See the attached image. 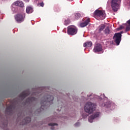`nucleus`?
<instances>
[{
	"label": "nucleus",
	"instance_id": "1",
	"mask_svg": "<svg viewBox=\"0 0 130 130\" xmlns=\"http://www.w3.org/2000/svg\"><path fill=\"white\" fill-rule=\"evenodd\" d=\"M84 109L86 113L91 114V113H93L94 110H96V106L94 104V103L87 102L84 106Z\"/></svg>",
	"mask_w": 130,
	"mask_h": 130
},
{
	"label": "nucleus",
	"instance_id": "2",
	"mask_svg": "<svg viewBox=\"0 0 130 130\" xmlns=\"http://www.w3.org/2000/svg\"><path fill=\"white\" fill-rule=\"evenodd\" d=\"M100 106L101 107H105L106 108H110L111 107L112 109L115 108V104L110 101H107V99H102L100 103Z\"/></svg>",
	"mask_w": 130,
	"mask_h": 130
},
{
	"label": "nucleus",
	"instance_id": "13",
	"mask_svg": "<svg viewBox=\"0 0 130 130\" xmlns=\"http://www.w3.org/2000/svg\"><path fill=\"white\" fill-rule=\"evenodd\" d=\"M88 97H90V99L93 98H93H96V99H100L101 98H103V97H105V95H104V94H103L100 97V96H98L97 95L90 94L89 95H88Z\"/></svg>",
	"mask_w": 130,
	"mask_h": 130
},
{
	"label": "nucleus",
	"instance_id": "16",
	"mask_svg": "<svg viewBox=\"0 0 130 130\" xmlns=\"http://www.w3.org/2000/svg\"><path fill=\"white\" fill-rule=\"evenodd\" d=\"M84 47H91L92 46V42L89 41V42H86L83 44Z\"/></svg>",
	"mask_w": 130,
	"mask_h": 130
},
{
	"label": "nucleus",
	"instance_id": "24",
	"mask_svg": "<svg viewBox=\"0 0 130 130\" xmlns=\"http://www.w3.org/2000/svg\"><path fill=\"white\" fill-rule=\"evenodd\" d=\"M81 124L80 123V122H76L75 124V126H80V125Z\"/></svg>",
	"mask_w": 130,
	"mask_h": 130
},
{
	"label": "nucleus",
	"instance_id": "12",
	"mask_svg": "<svg viewBox=\"0 0 130 130\" xmlns=\"http://www.w3.org/2000/svg\"><path fill=\"white\" fill-rule=\"evenodd\" d=\"M89 23H90V18H86L84 19L83 21L80 23L79 26L81 28H84V27H86V26H87V25H89Z\"/></svg>",
	"mask_w": 130,
	"mask_h": 130
},
{
	"label": "nucleus",
	"instance_id": "30",
	"mask_svg": "<svg viewBox=\"0 0 130 130\" xmlns=\"http://www.w3.org/2000/svg\"><path fill=\"white\" fill-rule=\"evenodd\" d=\"M68 1H69V2H73V1L74 0H68Z\"/></svg>",
	"mask_w": 130,
	"mask_h": 130
},
{
	"label": "nucleus",
	"instance_id": "17",
	"mask_svg": "<svg viewBox=\"0 0 130 130\" xmlns=\"http://www.w3.org/2000/svg\"><path fill=\"white\" fill-rule=\"evenodd\" d=\"M36 99H35V98L34 97H32V98H29L27 100V102H28L29 103H30V102H32V101H35Z\"/></svg>",
	"mask_w": 130,
	"mask_h": 130
},
{
	"label": "nucleus",
	"instance_id": "23",
	"mask_svg": "<svg viewBox=\"0 0 130 130\" xmlns=\"http://www.w3.org/2000/svg\"><path fill=\"white\" fill-rule=\"evenodd\" d=\"M69 24H70V20H65L64 21V25H69Z\"/></svg>",
	"mask_w": 130,
	"mask_h": 130
},
{
	"label": "nucleus",
	"instance_id": "4",
	"mask_svg": "<svg viewBox=\"0 0 130 130\" xmlns=\"http://www.w3.org/2000/svg\"><path fill=\"white\" fill-rule=\"evenodd\" d=\"M95 16L99 17L100 20H104L106 17L105 11L100 10H96L94 12Z\"/></svg>",
	"mask_w": 130,
	"mask_h": 130
},
{
	"label": "nucleus",
	"instance_id": "9",
	"mask_svg": "<svg viewBox=\"0 0 130 130\" xmlns=\"http://www.w3.org/2000/svg\"><path fill=\"white\" fill-rule=\"evenodd\" d=\"M25 19V15L24 14H17L15 16V21L17 23H22L24 22Z\"/></svg>",
	"mask_w": 130,
	"mask_h": 130
},
{
	"label": "nucleus",
	"instance_id": "20",
	"mask_svg": "<svg viewBox=\"0 0 130 130\" xmlns=\"http://www.w3.org/2000/svg\"><path fill=\"white\" fill-rule=\"evenodd\" d=\"M105 32L106 33V34H109V32H110V30H109V27L108 26L106 27L105 30Z\"/></svg>",
	"mask_w": 130,
	"mask_h": 130
},
{
	"label": "nucleus",
	"instance_id": "10",
	"mask_svg": "<svg viewBox=\"0 0 130 130\" xmlns=\"http://www.w3.org/2000/svg\"><path fill=\"white\" fill-rule=\"evenodd\" d=\"M103 49H102V46L100 44H97L94 47L93 52L95 53H103Z\"/></svg>",
	"mask_w": 130,
	"mask_h": 130
},
{
	"label": "nucleus",
	"instance_id": "14",
	"mask_svg": "<svg viewBox=\"0 0 130 130\" xmlns=\"http://www.w3.org/2000/svg\"><path fill=\"white\" fill-rule=\"evenodd\" d=\"M49 125H50V126H51V129H56L57 127V124L55 123H50L49 124Z\"/></svg>",
	"mask_w": 130,
	"mask_h": 130
},
{
	"label": "nucleus",
	"instance_id": "7",
	"mask_svg": "<svg viewBox=\"0 0 130 130\" xmlns=\"http://www.w3.org/2000/svg\"><path fill=\"white\" fill-rule=\"evenodd\" d=\"M17 6L21 7H24V3H23V2L20 1L14 2L11 6V9L13 12H15Z\"/></svg>",
	"mask_w": 130,
	"mask_h": 130
},
{
	"label": "nucleus",
	"instance_id": "5",
	"mask_svg": "<svg viewBox=\"0 0 130 130\" xmlns=\"http://www.w3.org/2000/svg\"><path fill=\"white\" fill-rule=\"evenodd\" d=\"M78 32V28L74 25H71L68 27V34L69 35H76V34Z\"/></svg>",
	"mask_w": 130,
	"mask_h": 130
},
{
	"label": "nucleus",
	"instance_id": "28",
	"mask_svg": "<svg viewBox=\"0 0 130 130\" xmlns=\"http://www.w3.org/2000/svg\"><path fill=\"white\" fill-rule=\"evenodd\" d=\"M38 1H39V0H35V3H37V2H38Z\"/></svg>",
	"mask_w": 130,
	"mask_h": 130
},
{
	"label": "nucleus",
	"instance_id": "8",
	"mask_svg": "<svg viewBox=\"0 0 130 130\" xmlns=\"http://www.w3.org/2000/svg\"><path fill=\"white\" fill-rule=\"evenodd\" d=\"M100 115H101V113L99 112H96L94 114L90 115L88 118L89 122L91 123L95 120V119H96V118L99 117Z\"/></svg>",
	"mask_w": 130,
	"mask_h": 130
},
{
	"label": "nucleus",
	"instance_id": "27",
	"mask_svg": "<svg viewBox=\"0 0 130 130\" xmlns=\"http://www.w3.org/2000/svg\"><path fill=\"white\" fill-rule=\"evenodd\" d=\"M25 3H29V0H24Z\"/></svg>",
	"mask_w": 130,
	"mask_h": 130
},
{
	"label": "nucleus",
	"instance_id": "6",
	"mask_svg": "<svg viewBox=\"0 0 130 130\" xmlns=\"http://www.w3.org/2000/svg\"><path fill=\"white\" fill-rule=\"evenodd\" d=\"M122 33H123V31H121L120 32H118L114 35L113 39L117 45H119V43H120V41H121V34H122Z\"/></svg>",
	"mask_w": 130,
	"mask_h": 130
},
{
	"label": "nucleus",
	"instance_id": "15",
	"mask_svg": "<svg viewBox=\"0 0 130 130\" xmlns=\"http://www.w3.org/2000/svg\"><path fill=\"white\" fill-rule=\"evenodd\" d=\"M26 12L27 14H31L33 13V8L31 7H26Z\"/></svg>",
	"mask_w": 130,
	"mask_h": 130
},
{
	"label": "nucleus",
	"instance_id": "21",
	"mask_svg": "<svg viewBox=\"0 0 130 130\" xmlns=\"http://www.w3.org/2000/svg\"><path fill=\"white\" fill-rule=\"evenodd\" d=\"M26 96H28V93H27V92H23L21 95V97L22 98H25Z\"/></svg>",
	"mask_w": 130,
	"mask_h": 130
},
{
	"label": "nucleus",
	"instance_id": "26",
	"mask_svg": "<svg viewBox=\"0 0 130 130\" xmlns=\"http://www.w3.org/2000/svg\"><path fill=\"white\" fill-rule=\"evenodd\" d=\"M38 5H40V6L41 7H44V4H43V3H40V4H38Z\"/></svg>",
	"mask_w": 130,
	"mask_h": 130
},
{
	"label": "nucleus",
	"instance_id": "18",
	"mask_svg": "<svg viewBox=\"0 0 130 130\" xmlns=\"http://www.w3.org/2000/svg\"><path fill=\"white\" fill-rule=\"evenodd\" d=\"M81 17V14L80 13H76L74 15V17L75 19H79Z\"/></svg>",
	"mask_w": 130,
	"mask_h": 130
},
{
	"label": "nucleus",
	"instance_id": "19",
	"mask_svg": "<svg viewBox=\"0 0 130 130\" xmlns=\"http://www.w3.org/2000/svg\"><path fill=\"white\" fill-rule=\"evenodd\" d=\"M104 28H105V25L104 24H102L101 26H100V31H103V30L104 29Z\"/></svg>",
	"mask_w": 130,
	"mask_h": 130
},
{
	"label": "nucleus",
	"instance_id": "29",
	"mask_svg": "<svg viewBox=\"0 0 130 130\" xmlns=\"http://www.w3.org/2000/svg\"><path fill=\"white\" fill-rule=\"evenodd\" d=\"M128 6H129L130 7V1L128 2Z\"/></svg>",
	"mask_w": 130,
	"mask_h": 130
},
{
	"label": "nucleus",
	"instance_id": "25",
	"mask_svg": "<svg viewBox=\"0 0 130 130\" xmlns=\"http://www.w3.org/2000/svg\"><path fill=\"white\" fill-rule=\"evenodd\" d=\"M121 29H124V27L122 26H121L118 28V30H121Z\"/></svg>",
	"mask_w": 130,
	"mask_h": 130
},
{
	"label": "nucleus",
	"instance_id": "31",
	"mask_svg": "<svg viewBox=\"0 0 130 130\" xmlns=\"http://www.w3.org/2000/svg\"><path fill=\"white\" fill-rule=\"evenodd\" d=\"M51 121H53V120H51Z\"/></svg>",
	"mask_w": 130,
	"mask_h": 130
},
{
	"label": "nucleus",
	"instance_id": "11",
	"mask_svg": "<svg viewBox=\"0 0 130 130\" xmlns=\"http://www.w3.org/2000/svg\"><path fill=\"white\" fill-rule=\"evenodd\" d=\"M53 100V96L52 95H48L47 96V99L46 100H45L44 101H42L41 104H42V107L44 105H46L47 104H50Z\"/></svg>",
	"mask_w": 130,
	"mask_h": 130
},
{
	"label": "nucleus",
	"instance_id": "22",
	"mask_svg": "<svg viewBox=\"0 0 130 130\" xmlns=\"http://www.w3.org/2000/svg\"><path fill=\"white\" fill-rule=\"evenodd\" d=\"M81 114L83 118H87V117H88L87 114Z\"/></svg>",
	"mask_w": 130,
	"mask_h": 130
},
{
	"label": "nucleus",
	"instance_id": "3",
	"mask_svg": "<svg viewBox=\"0 0 130 130\" xmlns=\"http://www.w3.org/2000/svg\"><path fill=\"white\" fill-rule=\"evenodd\" d=\"M121 0H111V6L114 12H117Z\"/></svg>",
	"mask_w": 130,
	"mask_h": 130
}]
</instances>
